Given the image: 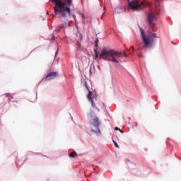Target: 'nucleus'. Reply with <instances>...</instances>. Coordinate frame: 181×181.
<instances>
[{
    "label": "nucleus",
    "mask_w": 181,
    "mask_h": 181,
    "mask_svg": "<svg viewBox=\"0 0 181 181\" xmlns=\"http://www.w3.org/2000/svg\"><path fill=\"white\" fill-rule=\"evenodd\" d=\"M89 74H90V76H92V74H95V66H94V64L90 65V70H89Z\"/></svg>",
    "instance_id": "nucleus-9"
},
{
    "label": "nucleus",
    "mask_w": 181,
    "mask_h": 181,
    "mask_svg": "<svg viewBox=\"0 0 181 181\" xmlns=\"http://www.w3.org/2000/svg\"><path fill=\"white\" fill-rule=\"evenodd\" d=\"M72 17L74 18L75 22H76V15L73 14V15H72Z\"/></svg>",
    "instance_id": "nucleus-16"
},
{
    "label": "nucleus",
    "mask_w": 181,
    "mask_h": 181,
    "mask_svg": "<svg viewBox=\"0 0 181 181\" xmlns=\"http://www.w3.org/2000/svg\"><path fill=\"white\" fill-rule=\"evenodd\" d=\"M156 13H153V11L148 13V15L147 16V21L148 23V25H150L151 27H152V25H153V22L155 21V19H156Z\"/></svg>",
    "instance_id": "nucleus-7"
},
{
    "label": "nucleus",
    "mask_w": 181,
    "mask_h": 181,
    "mask_svg": "<svg viewBox=\"0 0 181 181\" xmlns=\"http://www.w3.org/2000/svg\"><path fill=\"white\" fill-rule=\"evenodd\" d=\"M85 86H86L87 90H88V86H87V83L86 82H85Z\"/></svg>",
    "instance_id": "nucleus-19"
},
{
    "label": "nucleus",
    "mask_w": 181,
    "mask_h": 181,
    "mask_svg": "<svg viewBox=\"0 0 181 181\" xmlns=\"http://www.w3.org/2000/svg\"><path fill=\"white\" fill-rule=\"evenodd\" d=\"M115 131H119L120 130V129L118 128V127H115Z\"/></svg>",
    "instance_id": "nucleus-18"
},
{
    "label": "nucleus",
    "mask_w": 181,
    "mask_h": 181,
    "mask_svg": "<svg viewBox=\"0 0 181 181\" xmlns=\"http://www.w3.org/2000/svg\"><path fill=\"white\" fill-rule=\"evenodd\" d=\"M69 158H76L77 156V153L76 151H73L69 155Z\"/></svg>",
    "instance_id": "nucleus-11"
},
{
    "label": "nucleus",
    "mask_w": 181,
    "mask_h": 181,
    "mask_svg": "<svg viewBox=\"0 0 181 181\" xmlns=\"http://www.w3.org/2000/svg\"><path fill=\"white\" fill-rule=\"evenodd\" d=\"M101 19H103V16H101Z\"/></svg>",
    "instance_id": "nucleus-26"
},
{
    "label": "nucleus",
    "mask_w": 181,
    "mask_h": 181,
    "mask_svg": "<svg viewBox=\"0 0 181 181\" xmlns=\"http://www.w3.org/2000/svg\"><path fill=\"white\" fill-rule=\"evenodd\" d=\"M141 37L143 39V43L139 44V50H145V49H149L153 46L155 39H156V34L151 33L146 35L144 30L141 29Z\"/></svg>",
    "instance_id": "nucleus-2"
},
{
    "label": "nucleus",
    "mask_w": 181,
    "mask_h": 181,
    "mask_svg": "<svg viewBox=\"0 0 181 181\" xmlns=\"http://www.w3.org/2000/svg\"><path fill=\"white\" fill-rule=\"evenodd\" d=\"M88 100L90 101L92 107L93 108H96L98 111H100V109L98 107H95V103H94V101H97V95L95 93H93V92L89 91V93L88 95Z\"/></svg>",
    "instance_id": "nucleus-6"
},
{
    "label": "nucleus",
    "mask_w": 181,
    "mask_h": 181,
    "mask_svg": "<svg viewBox=\"0 0 181 181\" xmlns=\"http://www.w3.org/2000/svg\"><path fill=\"white\" fill-rule=\"evenodd\" d=\"M104 9H105V7H104Z\"/></svg>",
    "instance_id": "nucleus-28"
},
{
    "label": "nucleus",
    "mask_w": 181,
    "mask_h": 181,
    "mask_svg": "<svg viewBox=\"0 0 181 181\" xmlns=\"http://www.w3.org/2000/svg\"><path fill=\"white\" fill-rule=\"evenodd\" d=\"M119 132H121V134H123L124 133V132L122 131V130H121V129H120V130H119Z\"/></svg>",
    "instance_id": "nucleus-22"
},
{
    "label": "nucleus",
    "mask_w": 181,
    "mask_h": 181,
    "mask_svg": "<svg viewBox=\"0 0 181 181\" xmlns=\"http://www.w3.org/2000/svg\"><path fill=\"white\" fill-rule=\"evenodd\" d=\"M139 57H143L142 54H139Z\"/></svg>",
    "instance_id": "nucleus-21"
},
{
    "label": "nucleus",
    "mask_w": 181,
    "mask_h": 181,
    "mask_svg": "<svg viewBox=\"0 0 181 181\" xmlns=\"http://www.w3.org/2000/svg\"><path fill=\"white\" fill-rule=\"evenodd\" d=\"M130 1L131 0H127L130 9L135 11L136 12H138L142 9V6L141 4H139V2L136 1H133L131 2Z\"/></svg>",
    "instance_id": "nucleus-4"
},
{
    "label": "nucleus",
    "mask_w": 181,
    "mask_h": 181,
    "mask_svg": "<svg viewBox=\"0 0 181 181\" xmlns=\"http://www.w3.org/2000/svg\"><path fill=\"white\" fill-rule=\"evenodd\" d=\"M59 76L57 72H51L49 73L45 78L46 81H49V80H53V78H56Z\"/></svg>",
    "instance_id": "nucleus-8"
},
{
    "label": "nucleus",
    "mask_w": 181,
    "mask_h": 181,
    "mask_svg": "<svg viewBox=\"0 0 181 181\" xmlns=\"http://www.w3.org/2000/svg\"><path fill=\"white\" fill-rule=\"evenodd\" d=\"M141 4L144 5V1H142Z\"/></svg>",
    "instance_id": "nucleus-25"
},
{
    "label": "nucleus",
    "mask_w": 181,
    "mask_h": 181,
    "mask_svg": "<svg viewBox=\"0 0 181 181\" xmlns=\"http://www.w3.org/2000/svg\"><path fill=\"white\" fill-rule=\"evenodd\" d=\"M95 47H98V39H96L95 41Z\"/></svg>",
    "instance_id": "nucleus-14"
},
{
    "label": "nucleus",
    "mask_w": 181,
    "mask_h": 181,
    "mask_svg": "<svg viewBox=\"0 0 181 181\" xmlns=\"http://www.w3.org/2000/svg\"><path fill=\"white\" fill-rule=\"evenodd\" d=\"M99 125L100 122L98 120V117H95L91 122V132H95V134H101V131H100V129H98Z\"/></svg>",
    "instance_id": "nucleus-5"
},
{
    "label": "nucleus",
    "mask_w": 181,
    "mask_h": 181,
    "mask_svg": "<svg viewBox=\"0 0 181 181\" xmlns=\"http://www.w3.org/2000/svg\"><path fill=\"white\" fill-rule=\"evenodd\" d=\"M82 18H84V15H82Z\"/></svg>",
    "instance_id": "nucleus-24"
},
{
    "label": "nucleus",
    "mask_w": 181,
    "mask_h": 181,
    "mask_svg": "<svg viewBox=\"0 0 181 181\" xmlns=\"http://www.w3.org/2000/svg\"><path fill=\"white\" fill-rule=\"evenodd\" d=\"M81 40H83V35L80 34Z\"/></svg>",
    "instance_id": "nucleus-20"
},
{
    "label": "nucleus",
    "mask_w": 181,
    "mask_h": 181,
    "mask_svg": "<svg viewBox=\"0 0 181 181\" xmlns=\"http://www.w3.org/2000/svg\"><path fill=\"white\" fill-rule=\"evenodd\" d=\"M132 50H134V47H131Z\"/></svg>",
    "instance_id": "nucleus-23"
},
{
    "label": "nucleus",
    "mask_w": 181,
    "mask_h": 181,
    "mask_svg": "<svg viewBox=\"0 0 181 181\" xmlns=\"http://www.w3.org/2000/svg\"><path fill=\"white\" fill-rule=\"evenodd\" d=\"M81 2H83V0H81Z\"/></svg>",
    "instance_id": "nucleus-27"
},
{
    "label": "nucleus",
    "mask_w": 181,
    "mask_h": 181,
    "mask_svg": "<svg viewBox=\"0 0 181 181\" xmlns=\"http://www.w3.org/2000/svg\"><path fill=\"white\" fill-rule=\"evenodd\" d=\"M113 144H115V148H119V146L118 145V144L117 143V141L113 140Z\"/></svg>",
    "instance_id": "nucleus-13"
},
{
    "label": "nucleus",
    "mask_w": 181,
    "mask_h": 181,
    "mask_svg": "<svg viewBox=\"0 0 181 181\" xmlns=\"http://www.w3.org/2000/svg\"><path fill=\"white\" fill-rule=\"evenodd\" d=\"M109 61L112 62V63L118 64V60L115 59V57H110V59Z\"/></svg>",
    "instance_id": "nucleus-12"
},
{
    "label": "nucleus",
    "mask_w": 181,
    "mask_h": 181,
    "mask_svg": "<svg viewBox=\"0 0 181 181\" xmlns=\"http://www.w3.org/2000/svg\"><path fill=\"white\" fill-rule=\"evenodd\" d=\"M52 40H54V34H52Z\"/></svg>",
    "instance_id": "nucleus-17"
},
{
    "label": "nucleus",
    "mask_w": 181,
    "mask_h": 181,
    "mask_svg": "<svg viewBox=\"0 0 181 181\" xmlns=\"http://www.w3.org/2000/svg\"><path fill=\"white\" fill-rule=\"evenodd\" d=\"M124 54L122 52H118L114 49L103 48L101 54L99 55V59L103 60H111V57H122Z\"/></svg>",
    "instance_id": "nucleus-3"
},
{
    "label": "nucleus",
    "mask_w": 181,
    "mask_h": 181,
    "mask_svg": "<svg viewBox=\"0 0 181 181\" xmlns=\"http://www.w3.org/2000/svg\"><path fill=\"white\" fill-rule=\"evenodd\" d=\"M94 52L95 53V59H98V54H97V49H94Z\"/></svg>",
    "instance_id": "nucleus-15"
},
{
    "label": "nucleus",
    "mask_w": 181,
    "mask_h": 181,
    "mask_svg": "<svg viewBox=\"0 0 181 181\" xmlns=\"http://www.w3.org/2000/svg\"><path fill=\"white\" fill-rule=\"evenodd\" d=\"M124 11H125V9L122 7H117L115 9V13H122L124 12Z\"/></svg>",
    "instance_id": "nucleus-10"
},
{
    "label": "nucleus",
    "mask_w": 181,
    "mask_h": 181,
    "mask_svg": "<svg viewBox=\"0 0 181 181\" xmlns=\"http://www.w3.org/2000/svg\"><path fill=\"white\" fill-rule=\"evenodd\" d=\"M52 4H55L54 7V15L59 18L66 19L68 16H71V10L70 6L73 5V0H66V2H63L62 0H49Z\"/></svg>",
    "instance_id": "nucleus-1"
}]
</instances>
